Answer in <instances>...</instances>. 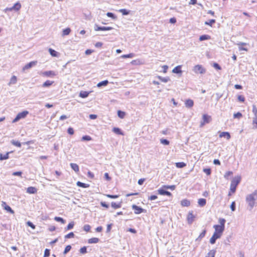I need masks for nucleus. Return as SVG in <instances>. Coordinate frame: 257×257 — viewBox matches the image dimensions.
Masks as SVG:
<instances>
[{
    "mask_svg": "<svg viewBox=\"0 0 257 257\" xmlns=\"http://www.w3.org/2000/svg\"><path fill=\"white\" fill-rule=\"evenodd\" d=\"M42 75L45 76L47 77H53L54 76H55L56 73L54 71L50 70V71H45L42 73Z\"/></svg>",
    "mask_w": 257,
    "mask_h": 257,
    "instance_id": "obj_12",
    "label": "nucleus"
},
{
    "mask_svg": "<svg viewBox=\"0 0 257 257\" xmlns=\"http://www.w3.org/2000/svg\"><path fill=\"white\" fill-rule=\"evenodd\" d=\"M182 70H181V66L178 65L176 67H175L172 70V72L176 74H180L182 73Z\"/></svg>",
    "mask_w": 257,
    "mask_h": 257,
    "instance_id": "obj_15",
    "label": "nucleus"
},
{
    "mask_svg": "<svg viewBox=\"0 0 257 257\" xmlns=\"http://www.w3.org/2000/svg\"><path fill=\"white\" fill-rule=\"evenodd\" d=\"M106 196H107L108 198H111V199H116L118 197V195H117L106 194Z\"/></svg>",
    "mask_w": 257,
    "mask_h": 257,
    "instance_id": "obj_59",
    "label": "nucleus"
},
{
    "mask_svg": "<svg viewBox=\"0 0 257 257\" xmlns=\"http://www.w3.org/2000/svg\"><path fill=\"white\" fill-rule=\"evenodd\" d=\"M202 119L204 122L206 123H208L210 122V116L207 114H203L202 116Z\"/></svg>",
    "mask_w": 257,
    "mask_h": 257,
    "instance_id": "obj_23",
    "label": "nucleus"
},
{
    "mask_svg": "<svg viewBox=\"0 0 257 257\" xmlns=\"http://www.w3.org/2000/svg\"><path fill=\"white\" fill-rule=\"evenodd\" d=\"M89 93L87 91H81L79 93V96L81 98H86L87 97Z\"/></svg>",
    "mask_w": 257,
    "mask_h": 257,
    "instance_id": "obj_31",
    "label": "nucleus"
},
{
    "mask_svg": "<svg viewBox=\"0 0 257 257\" xmlns=\"http://www.w3.org/2000/svg\"><path fill=\"white\" fill-rule=\"evenodd\" d=\"M118 12L121 13L122 14V15L126 16L130 14L131 11L122 9L119 10Z\"/></svg>",
    "mask_w": 257,
    "mask_h": 257,
    "instance_id": "obj_26",
    "label": "nucleus"
},
{
    "mask_svg": "<svg viewBox=\"0 0 257 257\" xmlns=\"http://www.w3.org/2000/svg\"><path fill=\"white\" fill-rule=\"evenodd\" d=\"M225 136H227V139H229L230 138V135L228 132H222L219 135L220 137H224Z\"/></svg>",
    "mask_w": 257,
    "mask_h": 257,
    "instance_id": "obj_38",
    "label": "nucleus"
},
{
    "mask_svg": "<svg viewBox=\"0 0 257 257\" xmlns=\"http://www.w3.org/2000/svg\"><path fill=\"white\" fill-rule=\"evenodd\" d=\"M181 204L182 206L188 207L190 205V202L189 200L184 199L181 201Z\"/></svg>",
    "mask_w": 257,
    "mask_h": 257,
    "instance_id": "obj_16",
    "label": "nucleus"
},
{
    "mask_svg": "<svg viewBox=\"0 0 257 257\" xmlns=\"http://www.w3.org/2000/svg\"><path fill=\"white\" fill-rule=\"evenodd\" d=\"M111 206L114 209H117L121 207V203H116L114 202H112L111 203Z\"/></svg>",
    "mask_w": 257,
    "mask_h": 257,
    "instance_id": "obj_28",
    "label": "nucleus"
},
{
    "mask_svg": "<svg viewBox=\"0 0 257 257\" xmlns=\"http://www.w3.org/2000/svg\"><path fill=\"white\" fill-rule=\"evenodd\" d=\"M230 238H231V236L227 237L224 241V244H229V243L230 242Z\"/></svg>",
    "mask_w": 257,
    "mask_h": 257,
    "instance_id": "obj_60",
    "label": "nucleus"
},
{
    "mask_svg": "<svg viewBox=\"0 0 257 257\" xmlns=\"http://www.w3.org/2000/svg\"><path fill=\"white\" fill-rule=\"evenodd\" d=\"M253 128L257 129V119H252Z\"/></svg>",
    "mask_w": 257,
    "mask_h": 257,
    "instance_id": "obj_61",
    "label": "nucleus"
},
{
    "mask_svg": "<svg viewBox=\"0 0 257 257\" xmlns=\"http://www.w3.org/2000/svg\"><path fill=\"white\" fill-rule=\"evenodd\" d=\"M203 172L207 175H209L211 174V169L210 168H205L203 169Z\"/></svg>",
    "mask_w": 257,
    "mask_h": 257,
    "instance_id": "obj_62",
    "label": "nucleus"
},
{
    "mask_svg": "<svg viewBox=\"0 0 257 257\" xmlns=\"http://www.w3.org/2000/svg\"><path fill=\"white\" fill-rule=\"evenodd\" d=\"M210 38V37L209 35H201L199 37V40L200 41H203L206 40H208Z\"/></svg>",
    "mask_w": 257,
    "mask_h": 257,
    "instance_id": "obj_33",
    "label": "nucleus"
},
{
    "mask_svg": "<svg viewBox=\"0 0 257 257\" xmlns=\"http://www.w3.org/2000/svg\"><path fill=\"white\" fill-rule=\"evenodd\" d=\"M160 142L164 145H169L170 144V142L168 140L165 139H160Z\"/></svg>",
    "mask_w": 257,
    "mask_h": 257,
    "instance_id": "obj_45",
    "label": "nucleus"
},
{
    "mask_svg": "<svg viewBox=\"0 0 257 257\" xmlns=\"http://www.w3.org/2000/svg\"><path fill=\"white\" fill-rule=\"evenodd\" d=\"M53 83H54V81L47 80L43 84L42 86L43 87H49V86H51Z\"/></svg>",
    "mask_w": 257,
    "mask_h": 257,
    "instance_id": "obj_29",
    "label": "nucleus"
},
{
    "mask_svg": "<svg viewBox=\"0 0 257 257\" xmlns=\"http://www.w3.org/2000/svg\"><path fill=\"white\" fill-rule=\"evenodd\" d=\"M74 237V234L73 232H71L65 236V238H70Z\"/></svg>",
    "mask_w": 257,
    "mask_h": 257,
    "instance_id": "obj_54",
    "label": "nucleus"
},
{
    "mask_svg": "<svg viewBox=\"0 0 257 257\" xmlns=\"http://www.w3.org/2000/svg\"><path fill=\"white\" fill-rule=\"evenodd\" d=\"M213 66L217 70H221V69L220 65L217 63H214Z\"/></svg>",
    "mask_w": 257,
    "mask_h": 257,
    "instance_id": "obj_63",
    "label": "nucleus"
},
{
    "mask_svg": "<svg viewBox=\"0 0 257 257\" xmlns=\"http://www.w3.org/2000/svg\"><path fill=\"white\" fill-rule=\"evenodd\" d=\"M74 224L73 222H71L69 223L68 224L67 227L65 228V230H68L71 229L74 227Z\"/></svg>",
    "mask_w": 257,
    "mask_h": 257,
    "instance_id": "obj_50",
    "label": "nucleus"
},
{
    "mask_svg": "<svg viewBox=\"0 0 257 257\" xmlns=\"http://www.w3.org/2000/svg\"><path fill=\"white\" fill-rule=\"evenodd\" d=\"M195 216L193 214L192 211H190L187 216V221L190 224H192L194 221Z\"/></svg>",
    "mask_w": 257,
    "mask_h": 257,
    "instance_id": "obj_11",
    "label": "nucleus"
},
{
    "mask_svg": "<svg viewBox=\"0 0 257 257\" xmlns=\"http://www.w3.org/2000/svg\"><path fill=\"white\" fill-rule=\"evenodd\" d=\"M71 29L69 28H66L63 30V35H68L70 34Z\"/></svg>",
    "mask_w": 257,
    "mask_h": 257,
    "instance_id": "obj_42",
    "label": "nucleus"
},
{
    "mask_svg": "<svg viewBox=\"0 0 257 257\" xmlns=\"http://www.w3.org/2000/svg\"><path fill=\"white\" fill-rule=\"evenodd\" d=\"M165 189L163 188V187L158 190V193L162 195H167L168 196H171L172 194L169 191L165 190Z\"/></svg>",
    "mask_w": 257,
    "mask_h": 257,
    "instance_id": "obj_9",
    "label": "nucleus"
},
{
    "mask_svg": "<svg viewBox=\"0 0 257 257\" xmlns=\"http://www.w3.org/2000/svg\"><path fill=\"white\" fill-rule=\"evenodd\" d=\"M112 132L117 135H123V132L118 127H113L112 129Z\"/></svg>",
    "mask_w": 257,
    "mask_h": 257,
    "instance_id": "obj_19",
    "label": "nucleus"
},
{
    "mask_svg": "<svg viewBox=\"0 0 257 257\" xmlns=\"http://www.w3.org/2000/svg\"><path fill=\"white\" fill-rule=\"evenodd\" d=\"M91 227L89 224H85L83 226V229L84 230L88 232L90 230Z\"/></svg>",
    "mask_w": 257,
    "mask_h": 257,
    "instance_id": "obj_56",
    "label": "nucleus"
},
{
    "mask_svg": "<svg viewBox=\"0 0 257 257\" xmlns=\"http://www.w3.org/2000/svg\"><path fill=\"white\" fill-rule=\"evenodd\" d=\"M10 153L8 152L5 155H3L2 154H0V160H5L9 159Z\"/></svg>",
    "mask_w": 257,
    "mask_h": 257,
    "instance_id": "obj_27",
    "label": "nucleus"
},
{
    "mask_svg": "<svg viewBox=\"0 0 257 257\" xmlns=\"http://www.w3.org/2000/svg\"><path fill=\"white\" fill-rule=\"evenodd\" d=\"M157 77L163 82H167L170 80V78L169 77H163L162 76H158Z\"/></svg>",
    "mask_w": 257,
    "mask_h": 257,
    "instance_id": "obj_35",
    "label": "nucleus"
},
{
    "mask_svg": "<svg viewBox=\"0 0 257 257\" xmlns=\"http://www.w3.org/2000/svg\"><path fill=\"white\" fill-rule=\"evenodd\" d=\"M252 112L254 114V116L253 117L252 119H257V109L255 106L253 105L252 108Z\"/></svg>",
    "mask_w": 257,
    "mask_h": 257,
    "instance_id": "obj_47",
    "label": "nucleus"
},
{
    "mask_svg": "<svg viewBox=\"0 0 257 257\" xmlns=\"http://www.w3.org/2000/svg\"><path fill=\"white\" fill-rule=\"evenodd\" d=\"M257 201V189L252 193L248 194L245 197V201L248 205V209L251 211L256 205Z\"/></svg>",
    "mask_w": 257,
    "mask_h": 257,
    "instance_id": "obj_1",
    "label": "nucleus"
},
{
    "mask_svg": "<svg viewBox=\"0 0 257 257\" xmlns=\"http://www.w3.org/2000/svg\"><path fill=\"white\" fill-rule=\"evenodd\" d=\"M193 71L196 73L204 74L206 72L205 69H204L202 65H197L194 67Z\"/></svg>",
    "mask_w": 257,
    "mask_h": 257,
    "instance_id": "obj_4",
    "label": "nucleus"
},
{
    "mask_svg": "<svg viewBox=\"0 0 257 257\" xmlns=\"http://www.w3.org/2000/svg\"><path fill=\"white\" fill-rule=\"evenodd\" d=\"M37 62L36 61H31L30 63L27 64L23 68V71H24L25 70L29 69L32 67L35 66L37 64Z\"/></svg>",
    "mask_w": 257,
    "mask_h": 257,
    "instance_id": "obj_10",
    "label": "nucleus"
},
{
    "mask_svg": "<svg viewBox=\"0 0 257 257\" xmlns=\"http://www.w3.org/2000/svg\"><path fill=\"white\" fill-rule=\"evenodd\" d=\"M91 139H92L90 136L87 135L83 136L81 138V140L83 141H89L91 140Z\"/></svg>",
    "mask_w": 257,
    "mask_h": 257,
    "instance_id": "obj_53",
    "label": "nucleus"
},
{
    "mask_svg": "<svg viewBox=\"0 0 257 257\" xmlns=\"http://www.w3.org/2000/svg\"><path fill=\"white\" fill-rule=\"evenodd\" d=\"M80 252L82 254H85L87 252V248L86 246H83L80 249Z\"/></svg>",
    "mask_w": 257,
    "mask_h": 257,
    "instance_id": "obj_57",
    "label": "nucleus"
},
{
    "mask_svg": "<svg viewBox=\"0 0 257 257\" xmlns=\"http://www.w3.org/2000/svg\"><path fill=\"white\" fill-rule=\"evenodd\" d=\"M50 254V250L49 249H45L43 257H48Z\"/></svg>",
    "mask_w": 257,
    "mask_h": 257,
    "instance_id": "obj_55",
    "label": "nucleus"
},
{
    "mask_svg": "<svg viewBox=\"0 0 257 257\" xmlns=\"http://www.w3.org/2000/svg\"><path fill=\"white\" fill-rule=\"evenodd\" d=\"M70 166L71 168L75 172H78L79 171V168L77 164L75 163H71Z\"/></svg>",
    "mask_w": 257,
    "mask_h": 257,
    "instance_id": "obj_20",
    "label": "nucleus"
},
{
    "mask_svg": "<svg viewBox=\"0 0 257 257\" xmlns=\"http://www.w3.org/2000/svg\"><path fill=\"white\" fill-rule=\"evenodd\" d=\"M49 52L50 53V55L53 57H58V52L52 48L49 49Z\"/></svg>",
    "mask_w": 257,
    "mask_h": 257,
    "instance_id": "obj_25",
    "label": "nucleus"
},
{
    "mask_svg": "<svg viewBox=\"0 0 257 257\" xmlns=\"http://www.w3.org/2000/svg\"><path fill=\"white\" fill-rule=\"evenodd\" d=\"M198 203L200 207H203L206 204V200L204 198L199 199L198 200Z\"/></svg>",
    "mask_w": 257,
    "mask_h": 257,
    "instance_id": "obj_18",
    "label": "nucleus"
},
{
    "mask_svg": "<svg viewBox=\"0 0 257 257\" xmlns=\"http://www.w3.org/2000/svg\"><path fill=\"white\" fill-rule=\"evenodd\" d=\"M28 113H29V112L27 110H25L19 113L17 115L16 117L13 119L12 122L13 123H15V122L18 121L21 119L25 118Z\"/></svg>",
    "mask_w": 257,
    "mask_h": 257,
    "instance_id": "obj_3",
    "label": "nucleus"
},
{
    "mask_svg": "<svg viewBox=\"0 0 257 257\" xmlns=\"http://www.w3.org/2000/svg\"><path fill=\"white\" fill-rule=\"evenodd\" d=\"M11 143L12 145L16 146V147H21V144L20 142H19V141H15L14 140H13L11 141Z\"/></svg>",
    "mask_w": 257,
    "mask_h": 257,
    "instance_id": "obj_34",
    "label": "nucleus"
},
{
    "mask_svg": "<svg viewBox=\"0 0 257 257\" xmlns=\"http://www.w3.org/2000/svg\"><path fill=\"white\" fill-rule=\"evenodd\" d=\"M106 16L114 20L117 19V17L114 14L111 12H107L106 13Z\"/></svg>",
    "mask_w": 257,
    "mask_h": 257,
    "instance_id": "obj_37",
    "label": "nucleus"
},
{
    "mask_svg": "<svg viewBox=\"0 0 257 257\" xmlns=\"http://www.w3.org/2000/svg\"><path fill=\"white\" fill-rule=\"evenodd\" d=\"M215 252H216L215 250L212 249L209 251V252L207 253V254L205 256V257H214Z\"/></svg>",
    "mask_w": 257,
    "mask_h": 257,
    "instance_id": "obj_30",
    "label": "nucleus"
},
{
    "mask_svg": "<svg viewBox=\"0 0 257 257\" xmlns=\"http://www.w3.org/2000/svg\"><path fill=\"white\" fill-rule=\"evenodd\" d=\"M242 116L241 113L238 112L233 114V117L234 118L240 119Z\"/></svg>",
    "mask_w": 257,
    "mask_h": 257,
    "instance_id": "obj_48",
    "label": "nucleus"
},
{
    "mask_svg": "<svg viewBox=\"0 0 257 257\" xmlns=\"http://www.w3.org/2000/svg\"><path fill=\"white\" fill-rule=\"evenodd\" d=\"M99 239L97 237H92L88 239V242L89 243H96L98 242Z\"/></svg>",
    "mask_w": 257,
    "mask_h": 257,
    "instance_id": "obj_24",
    "label": "nucleus"
},
{
    "mask_svg": "<svg viewBox=\"0 0 257 257\" xmlns=\"http://www.w3.org/2000/svg\"><path fill=\"white\" fill-rule=\"evenodd\" d=\"M21 8V5L20 3H16L12 7L9 8L8 10L10 11L15 10L19 11Z\"/></svg>",
    "mask_w": 257,
    "mask_h": 257,
    "instance_id": "obj_13",
    "label": "nucleus"
},
{
    "mask_svg": "<svg viewBox=\"0 0 257 257\" xmlns=\"http://www.w3.org/2000/svg\"><path fill=\"white\" fill-rule=\"evenodd\" d=\"M77 185L78 186V187H82V188H88L89 187V185L88 184H85V183H82V182H81L80 181H78L76 183Z\"/></svg>",
    "mask_w": 257,
    "mask_h": 257,
    "instance_id": "obj_22",
    "label": "nucleus"
},
{
    "mask_svg": "<svg viewBox=\"0 0 257 257\" xmlns=\"http://www.w3.org/2000/svg\"><path fill=\"white\" fill-rule=\"evenodd\" d=\"M241 181V177L240 176H236L233 178L231 182L230 190L232 192L234 193L236 191V188L237 186L240 183Z\"/></svg>",
    "mask_w": 257,
    "mask_h": 257,
    "instance_id": "obj_2",
    "label": "nucleus"
},
{
    "mask_svg": "<svg viewBox=\"0 0 257 257\" xmlns=\"http://www.w3.org/2000/svg\"><path fill=\"white\" fill-rule=\"evenodd\" d=\"M226 222V220L224 218H219V223H220V225L219 226H222V227H225V223Z\"/></svg>",
    "mask_w": 257,
    "mask_h": 257,
    "instance_id": "obj_39",
    "label": "nucleus"
},
{
    "mask_svg": "<svg viewBox=\"0 0 257 257\" xmlns=\"http://www.w3.org/2000/svg\"><path fill=\"white\" fill-rule=\"evenodd\" d=\"M132 208L135 210V213L136 214L146 212L144 209L135 204L132 205Z\"/></svg>",
    "mask_w": 257,
    "mask_h": 257,
    "instance_id": "obj_6",
    "label": "nucleus"
},
{
    "mask_svg": "<svg viewBox=\"0 0 257 257\" xmlns=\"http://www.w3.org/2000/svg\"><path fill=\"white\" fill-rule=\"evenodd\" d=\"M213 228L215 229V232H217V234L221 235L224 230V228L222 227V226H219V225H214L213 226Z\"/></svg>",
    "mask_w": 257,
    "mask_h": 257,
    "instance_id": "obj_7",
    "label": "nucleus"
},
{
    "mask_svg": "<svg viewBox=\"0 0 257 257\" xmlns=\"http://www.w3.org/2000/svg\"><path fill=\"white\" fill-rule=\"evenodd\" d=\"M37 191V189L34 187H29L27 189V192L29 194H35Z\"/></svg>",
    "mask_w": 257,
    "mask_h": 257,
    "instance_id": "obj_17",
    "label": "nucleus"
},
{
    "mask_svg": "<svg viewBox=\"0 0 257 257\" xmlns=\"http://www.w3.org/2000/svg\"><path fill=\"white\" fill-rule=\"evenodd\" d=\"M134 56V54L130 53L128 54L123 55L121 56L122 58H132Z\"/></svg>",
    "mask_w": 257,
    "mask_h": 257,
    "instance_id": "obj_52",
    "label": "nucleus"
},
{
    "mask_svg": "<svg viewBox=\"0 0 257 257\" xmlns=\"http://www.w3.org/2000/svg\"><path fill=\"white\" fill-rule=\"evenodd\" d=\"M17 77L16 76H13L10 80V84H16V82H17Z\"/></svg>",
    "mask_w": 257,
    "mask_h": 257,
    "instance_id": "obj_46",
    "label": "nucleus"
},
{
    "mask_svg": "<svg viewBox=\"0 0 257 257\" xmlns=\"http://www.w3.org/2000/svg\"><path fill=\"white\" fill-rule=\"evenodd\" d=\"M235 207H236L235 202L234 201H233L230 205V209H231V211H234L235 210V208H236Z\"/></svg>",
    "mask_w": 257,
    "mask_h": 257,
    "instance_id": "obj_58",
    "label": "nucleus"
},
{
    "mask_svg": "<svg viewBox=\"0 0 257 257\" xmlns=\"http://www.w3.org/2000/svg\"><path fill=\"white\" fill-rule=\"evenodd\" d=\"M71 249V246L70 245H67L65 248V249L63 251V254H67Z\"/></svg>",
    "mask_w": 257,
    "mask_h": 257,
    "instance_id": "obj_44",
    "label": "nucleus"
},
{
    "mask_svg": "<svg viewBox=\"0 0 257 257\" xmlns=\"http://www.w3.org/2000/svg\"><path fill=\"white\" fill-rule=\"evenodd\" d=\"M221 235L217 234V232H214L213 235L210 239V242L211 244H214L216 242V239L220 238Z\"/></svg>",
    "mask_w": 257,
    "mask_h": 257,
    "instance_id": "obj_8",
    "label": "nucleus"
},
{
    "mask_svg": "<svg viewBox=\"0 0 257 257\" xmlns=\"http://www.w3.org/2000/svg\"><path fill=\"white\" fill-rule=\"evenodd\" d=\"M215 23V20L214 19L210 20L209 21L207 22H205V24L206 25H209L210 26H211L212 24H214Z\"/></svg>",
    "mask_w": 257,
    "mask_h": 257,
    "instance_id": "obj_51",
    "label": "nucleus"
},
{
    "mask_svg": "<svg viewBox=\"0 0 257 257\" xmlns=\"http://www.w3.org/2000/svg\"><path fill=\"white\" fill-rule=\"evenodd\" d=\"M185 106L188 108L192 107L194 105V102L192 99H188L185 101Z\"/></svg>",
    "mask_w": 257,
    "mask_h": 257,
    "instance_id": "obj_14",
    "label": "nucleus"
},
{
    "mask_svg": "<svg viewBox=\"0 0 257 257\" xmlns=\"http://www.w3.org/2000/svg\"><path fill=\"white\" fill-rule=\"evenodd\" d=\"M113 29L112 27H101L99 26L97 24H95L94 25V30L95 31H109Z\"/></svg>",
    "mask_w": 257,
    "mask_h": 257,
    "instance_id": "obj_5",
    "label": "nucleus"
},
{
    "mask_svg": "<svg viewBox=\"0 0 257 257\" xmlns=\"http://www.w3.org/2000/svg\"><path fill=\"white\" fill-rule=\"evenodd\" d=\"M175 166L177 168H182L186 166V164L184 162L176 163Z\"/></svg>",
    "mask_w": 257,
    "mask_h": 257,
    "instance_id": "obj_32",
    "label": "nucleus"
},
{
    "mask_svg": "<svg viewBox=\"0 0 257 257\" xmlns=\"http://www.w3.org/2000/svg\"><path fill=\"white\" fill-rule=\"evenodd\" d=\"M67 132L69 134L72 135H73L74 134V130H73V128L72 127H69L67 130Z\"/></svg>",
    "mask_w": 257,
    "mask_h": 257,
    "instance_id": "obj_64",
    "label": "nucleus"
},
{
    "mask_svg": "<svg viewBox=\"0 0 257 257\" xmlns=\"http://www.w3.org/2000/svg\"><path fill=\"white\" fill-rule=\"evenodd\" d=\"M5 209L8 212L11 213V214L14 213V211L11 208V207L8 205H6L5 207Z\"/></svg>",
    "mask_w": 257,
    "mask_h": 257,
    "instance_id": "obj_49",
    "label": "nucleus"
},
{
    "mask_svg": "<svg viewBox=\"0 0 257 257\" xmlns=\"http://www.w3.org/2000/svg\"><path fill=\"white\" fill-rule=\"evenodd\" d=\"M206 231L205 229L203 230V231L200 234L198 237L196 239L197 240H201L202 238H203L206 234Z\"/></svg>",
    "mask_w": 257,
    "mask_h": 257,
    "instance_id": "obj_41",
    "label": "nucleus"
},
{
    "mask_svg": "<svg viewBox=\"0 0 257 257\" xmlns=\"http://www.w3.org/2000/svg\"><path fill=\"white\" fill-rule=\"evenodd\" d=\"M125 115V113L121 110L117 111V115L120 118H123Z\"/></svg>",
    "mask_w": 257,
    "mask_h": 257,
    "instance_id": "obj_40",
    "label": "nucleus"
},
{
    "mask_svg": "<svg viewBox=\"0 0 257 257\" xmlns=\"http://www.w3.org/2000/svg\"><path fill=\"white\" fill-rule=\"evenodd\" d=\"M55 220L58 222H61L62 223L64 224L65 223V220L60 217H55L54 218Z\"/></svg>",
    "mask_w": 257,
    "mask_h": 257,
    "instance_id": "obj_43",
    "label": "nucleus"
},
{
    "mask_svg": "<svg viewBox=\"0 0 257 257\" xmlns=\"http://www.w3.org/2000/svg\"><path fill=\"white\" fill-rule=\"evenodd\" d=\"M109 82L107 80L101 81L97 84L98 87H101V86H105L108 84Z\"/></svg>",
    "mask_w": 257,
    "mask_h": 257,
    "instance_id": "obj_21",
    "label": "nucleus"
},
{
    "mask_svg": "<svg viewBox=\"0 0 257 257\" xmlns=\"http://www.w3.org/2000/svg\"><path fill=\"white\" fill-rule=\"evenodd\" d=\"M176 188L175 185H163V188L165 189H171L172 190H175Z\"/></svg>",
    "mask_w": 257,
    "mask_h": 257,
    "instance_id": "obj_36",
    "label": "nucleus"
}]
</instances>
